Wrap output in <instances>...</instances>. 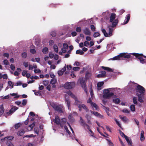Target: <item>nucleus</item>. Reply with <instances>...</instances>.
Returning <instances> with one entry per match:
<instances>
[{"mask_svg": "<svg viewBox=\"0 0 146 146\" xmlns=\"http://www.w3.org/2000/svg\"><path fill=\"white\" fill-rule=\"evenodd\" d=\"M116 15L115 13H112L110 16V21L111 23V26L108 27L109 32L108 33L104 29H102V31L104 35L106 37H109L113 35V32L114 30L113 28L115 27L118 23V21L117 19H116Z\"/></svg>", "mask_w": 146, "mask_h": 146, "instance_id": "nucleus-1", "label": "nucleus"}, {"mask_svg": "<svg viewBox=\"0 0 146 146\" xmlns=\"http://www.w3.org/2000/svg\"><path fill=\"white\" fill-rule=\"evenodd\" d=\"M144 132L143 131H141V133L140 140L141 141H143L145 139V137L144 136Z\"/></svg>", "mask_w": 146, "mask_h": 146, "instance_id": "nucleus-28", "label": "nucleus"}, {"mask_svg": "<svg viewBox=\"0 0 146 146\" xmlns=\"http://www.w3.org/2000/svg\"><path fill=\"white\" fill-rule=\"evenodd\" d=\"M13 137L12 136L10 137H5L4 139H1V141H3L5 140H11L13 139Z\"/></svg>", "mask_w": 146, "mask_h": 146, "instance_id": "nucleus-31", "label": "nucleus"}, {"mask_svg": "<svg viewBox=\"0 0 146 146\" xmlns=\"http://www.w3.org/2000/svg\"><path fill=\"white\" fill-rule=\"evenodd\" d=\"M122 111L124 113H129V111L126 109H124L122 110Z\"/></svg>", "mask_w": 146, "mask_h": 146, "instance_id": "nucleus-52", "label": "nucleus"}, {"mask_svg": "<svg viewBox=\"0 0 146 146\" xmlns=\"http://www.w3.org/2000/svg\"><path fill=\"white\" fill-rule=\"evenodd\" d=\"M75 85L74 82H68L66 83L64 86V87L67 89H71L74 88Z\"/></svg>", "mask_w": 146, "mask_h": 146, "instance_id": "nucleus-9", "label": "nucleus"}, {"mask_svg": "<svg viewBox=\"0 0 146 146\" xmlns=\"http://www.w3.org/2000/svg\"><path fill=\"white\" fill-rule=\"evenodd\" d=\"M27 103V101L26 99L23 100L22 104L23 106H25Z\"/></svg>", "mask_w": 146, "mask_h": 146, "instance_id": "nucleus-47", "label": "nucleus"}, {"mask_svg": "<svg viewBox=\"0 0 146 146\" xmlns=\"http://www.w3.org/2000/svg\"><path fill=\"white\" fill-rule=\"evenodd\" d=\"M27 73V71L24 70L22 73V75L23 76H25Z\"/></svg>", "mask_w": 146, "mask_h": 146, "instance_id": "nucleus-57", "label": "nucleus"}, {"mask_svg": "<svg viewBox=\"0 0 146 146\" xmlns=\"http://www.w3.org/2000/svg\"><path fill=\"white\" fill-rule=\"evenodd\" d=\"M131 54L138 58L141 63L142 64H146V59L143 58V57L142 56V54H139L138 53H131Z\"/></svg>", "mask_w": 146, "mask_h": 146, "instance_id": "nucleus-8", "label": "nucleus"}, {"mask_svg": "<svg viewBox=\"0 0 146 146\" xmlns=\"http://www.w3.org/2000/svg\"><path fill=\"white\" fill-rule=\"evenodd\" d=\"M90 93L91 97H94L93 92V90L91 88L90 89Z\"/></svg>", "mask_w": 146, "mask_h": 146, "instance_id": "nucleus-56", "label": "nucleus"}, {"mask_svg": "<svg viewBox=\"0 0 146 146\" xmlns=\"http://www.w3.org/2000/svg\"><path fill=\"white\" fill-rule=\"evenodd\" d=\"M66 70V68L64 66L63 68L61 70H59L58 71V74L59 76L62 75L63 74L64 72Z\"/></svg>", "mask_w": 146, "mask_h": 146, "instance_id": "nucleus-25", "label": "nucleus"}, {"mask_svg": "<svg viewBox=\"0 0 146 146\" xmlns=\"http://www.w3.org/2000/svg\"><path fill=\"white\" fill-rule=\"evenodd\" d=\"M73 70L75 71H78L80 69V68L78 67H74L73 68Z\"/></svg>", "mask_w": 146, "mask_h": 146, "instance_id": "nucleus-50", "label": "nucleus"}, {"mask_svg": "<svg viewBox=\"0 0 146 146\" xmlns=\"http://www.w3.org/2000/svg\"><path fill=\"white\" fill-rule=\"evenodd\" d=\"M52 106L56 110L59 112L61 113L63 112L61 106H57L54 103L53 104Z\"/></svg>", "mask_w": 146, "mask_h": 146, "instance_id": "nucleus-12", "label": "nucleus"}, {"mask_svg": "<svg viewBox=\"0 0 146 146\" xmlns=\"http://www.w3.org/2000/svg\"><path fill=\"white\" fill-rule=\"evenodd\" d=\"M102 68L103 69L107 70L108 72H113V70L112 69L109 67L102 66Z\"/></svg>", "mask_w": 146, "mask_h": 146, "instance_id": "nucleus-29", "label": "nucleus"}, {"mask_svg": "<svg viewBox=\"0 0 146 146\" xmlns=\"http://www.w3.org/2000/svg\"><path fill=\"white\" fill-rule=\"evenodd\" d=\"M64 96L66 103L67 104V106L68 107V109H69L70 107V102L68 100V98L67 95H66L65 94Z\"/></svg>", "mask_w": 146, "mask_h": 146, "instance_id": "nucleus-20", "label": "nucleus"}, {"mask_svg": "<svg viewBox=\"0 0 146 146\" xmlns=\"http://www.w3.org/2000/svg\"><path fill=\"white\" fill-rule=\"evenodd\" d=\"M57 82V80L55 78H52L51 79L50 81V84L53 85L52 87L53 88H55L56 87V86L55 85V84Z\"/></svg>", "mask_w": 146, "mask_h": 146, "instance_id": "nucleus-24", "label": "nucleus"}, {"mask_svg": "<svg viewBox=\"0 0 146 146\" xmlns=\"http://www.w3.org/2000/svg\"><path fill=\"white\" fill-rule=\"evenodd\" d=\"M18 109V108L15 106H13L9 111L7 112L6 114L9 115H11Z\"/></svg>", "mask_w": 146, "mask_h": 146, "instance_id": "nucleus-14", "label": "nucleus"}, {"mask_svg": "<svg viewBox=\"0 0 146 146\" xmlns=\"http://www.w3.org/2000/svg\"><path fill=\"white\" fill-rule=\"evenodd\" d=\"M25 133L23 129H21L17 132V134L18 136H21L23 135Z\"/></svg>", "mask_w": 146, "mask_h": 146, "instance_id": "nucleus-26", "label": "nucleus"}, {"mask_svg": "<svg viewBox=\"0 0 146 146\" xmlns=\"http://www.w3.org/2000/svg\"><path fill=\"white\" fill-rule=\"evenodd\" d=\"M7 144L8 146H14L13 144L10 141H7Z\"/></svg>", "mask_w": 146, "mask_h": 146, "instance_id": "nucleus-53", "label": "nucleus"}, {"mask_svg": "<svg viewBox=\"0 0 146 146\" xmlns=\"http://www.w3.org/2000/svg\"><path fill=\"white\" fill-rule=\"evenodd\" d=\"M34 72H35V73H40V70L38 68H36L35 69V70H34Z\"/></svg>", "mask_w": 146, "mask_h": 146, "instance_id": "nucleus-46", "label": "nucleus"}, {"mask_svg": "<svg viewBox=\"0 0 146 146\" xmlns=\"http://www.w3.org/2000/svg\"><path fill=\"white\" fill-rule=\"evenodd\" d=\"M54 122L57 124H60L62 127L63 125L64 124L66 125L67 123L69 125L72 133H74V132L72 129L71 127L69 124L66 121V118H63L62 119L61 121H60V119L58 117V116H56L55 119L54 120Z\"/></svg>", "mask_w": 146, "mask_h": 146, "instance_id": "nucleus-5", "label": "nucleus"}, {"mask_svg": "<svg viewBox=\"0 0 146 146\" xmlns=\"http://www.w3.org/2000/svg\"><path fill=\"white\" fill-rule=\"evenodd\" d=\"M54 59L55 60H57L58 59V56L57 54H55L54 56Z\"/></svg>", "mask_w": 146, "mask_h": 146, "instance_id": "nucleus-64", "label": "nucleus"}, {"mask_svg": "<svg viewBox=\"0 0 146 146\" xmlns=\"http://www.w3.org/2000/svg\"><path fill=\"white\" fill-rule=\"evenodd\" d=\"M42 52L44 54H46L48 52V48L46 47L42 49Z\"/></svg>", "mask_w": 146, "mask_h": 146, "instance_id": "nucleus-37", "label": "nucleus"}, {"mask_svg": "<svg viewBox=\"0 0 146 146\" xmlns=\"http://www.w3.org/2000/svg\"><path fill=\"white\" fill-rule=\"evenodd\" d=\"M8 86L10 87L11 89H12L13 88L14 84L11 81H8Z\"/></svg>", "mask_w": 146, "mask_h": 146, "instance_id": "nucleus-32", "label": "nucleus"}, {"mask_svg": "<svg viewBox=\"0 0 146 146\" xmlns=\"http://www.w3.org/2000/svg\"><path fill=\"white\" fill-rule=\"evenodd\" d=\"M86 40L84 42V46L87 47L89 46L90 47H91L94 45V41L91 40V38L90 37L87 36L86 37Z\"/></svg>", "mask_w": 146, "mask_h": 146, "instance_id": "nucleus-7", "label": "nucleus"}, {"mask_svg": "<svg viewBox=\"0 0 146 146\" xmlns=\"http://www.w3.org/2000/svg\"><path fill=\"white\" fill-rule=\"evenodd\" d=\"M76 53L77 54L82 55L84 54V52L81 50H76Z\"/></svg>", "mask_w": 146, "mask_h": 146, "instance_id": "nucleus-35", "label": "nucleus"}, {"mask_svg": "<svg viewBox=\"0 0 146 146\" xmlns=\"http://www.w3.org/2000/svg\"><path fill=\"white\" fill-rule=\"evenodd\" d=\"M130 57V54H127L125 53H120L119 55L110 59L109 60H123L124 58H129Z\"/></svg>", "mask_w": 146, "mask_h": 146, "instance_id": "nucleus-6", "label": "nucleus"}, {"mask_svg": "<svg viewBox=\"0 0 146 146\" xmlns=\"http://www.w3.org/2000/svg\"><path fill=\"white\" fill-rule=\"evenodd\" d=\"M133 102L134 104H137V98L136 97H134L133 99Z\"/></svg>", "mask_w": 146, "mask_h": 146, "instance_id": "nucleus-44", "label": "nucleus"}, {"mask_svg": "<svg viewBox=\"0 0 146 146\" xmlns=\"http://www.w3.org/2000/svg\"><path fill=\"white\" fill-rule=\"evenodd\" d=\"M2 77L3 79H7L8 76L7 74H5L2 75Z\"/></svg>", "mask_w": 146, "mask_h": 146, "instance_id": "nucleus-55", "label": "nucleus"}, {"mask_svg": "<svg viewBox=\"0 0 146 146\" xmlns=\"http://www.w3.org/2000/svg\"><path fill=\"white\" fill-rule=\"evenodd\" d=\"M125 139L126 140L128 144L131 145H132L131 141L130 138L128 137L127 136H125Z\"/></svg>", "mask_w": 146, "mask_h": 146, "instance_id": "nucleus-27", "label": "nucleus"}, {"mask_svg": "<svg viewBox=\"0 0 146 146\" xmlns=\"http://www.w3.org/2000/svg\"><path fill=\"white\" fill-rule=\"evenodd\" d=\"M72 115H77L78 114L76 113H74L72 114L70 113L68 116V118L71 122H73L74 121V119L72 117Z\"/></svg>", "mask_w": 146, "mask_h": 146, "instance_id": "nucleus-19", "label": "nucleus"}, {"mask_svg": "<svg viewBox=\"0 0 146 146\" xmlns=\"http://www.w3.org/2000/svg\"><path fill=\"white\" fill-rule=\"evenodd\" d=\"M22 56L23 58H25L27 57V54L25 52H23L22 53Z\"/></svg>", "mask_w": 146, "mask_h": 146, "instance_id": "nucleus-62", "label": "nucleus"}, {"mask_svg": "<svg viewBox=\"0 0 146 146\" xmlns=\"http://www.w3.org/2000/svg\"><path fill=\"white\" fill-rule=\"evenodd\" d=\"M37 67V66L35 64H33V66L31 65H29V70H32L33 68L35 69Z\"/></svg>", "mask_w": 146, "mask_h": 146, "instance_id": "nucleus-30", "label": "nucleus"}, {"mask_svg": "<svg viewBox=\"0 0 146 146\" xmlns=\"http://www.w3.org/2000/svg\"><path fill=\"white\" fill-rule=\"evenodd\" d=\"M130 18V15L128 14L125 17V19L124 21V22L122 24L123 25H125L127 24L129 22Z\"/></svg>", "mask_w": 146, "mask_h": 146, "instance_id": "nucleus-21", "label": "nucleus"}, {"mask_svg": "<svg viewBox=\"0 0 146 146\" xmlns=\"http://www.w3.org/2000/svg\"><path fill=\"white\" fill-rule=\"evenodd\" d=\"M93 110H95L98 111L99 108L98 105L94 102L90 104Z\"/></svg>", "mask_w": 146, "mask_h": 146, "instance_id": "nucleus-16", "label": "nucleus"}, {"mask_svg": "<svg viewBox=\"0 0 146 146\" xmlns=\"http://www.w3.org/2000/svg\"><path fill=\"white\" fill-rule=\"evenodd\" d=\"M114 120L115 121L116 123L120 127H121V125L120 122L119 121H118L116 119H115Z\"/></svg>", "mask_w": 146, "mask_h": 146, "instance_id": "nucleus-51", "label": "nucleus"}, {"mask_svg": "<svg viewBox=\"0 0 146 146\" xmlns=\"http://www.w3.org/2000/svg\"><path fill=\"white\" fill-rule=\"evenodd\" d=\"M104 82H98L97 84L98 89L100 90L102 89L101 87L104 85Z\"/></svg>", "mask_w": 146, "mask_h": 146, "instance_id": "nucleus-23", "label": "nucleus"}, {"mask_svg": "<svg viewBox=\"0 0 146 146\" xmlns=\"http://www.w3.org/2000/svg\"><path fill=\"white\" fill-rule=\"evenodd\" d=\"M50 35L51 36H52V37H54L56 35V33L55 31H54L52 32L51 33Z\"/></svg>", "mask_w": 146, "mask_h": 146, "instance_id": "nucleus-49", "label": "nucleus"}, {"mask_svg": "<svg viewBox=\"0 0 146 146\" xmlns=\"http://www.w3.org/2000/svg\"><path fill=\"white\" fill-rule=\"evenodd\" d=\"M23 65L25 68L29 66V63L28 62H25L23 63Z\"/></svg>", "mask_w": 146, "mask_h": 146, "instance_id": "nucleus-48", "label": "nucleus"}, {"mask_svg": "<svg viewBox=\"0 0 146 146\" xmlns=\"http://www.w3.org/2000/svg\"><path fill=\"white\" fill-rule=\"evenodd\" d=\"M68 45L65 43L63 44V47L61 48L62 51H60L59 52V54L60 55H62V53H65L66 52V50L68 49Z\"/></svg>", "mask_w": 146, "mask_h": 146, "instance_id": "nucleus-11", "label": "nucleus"}, {"mask_svg": "<svg viewBox=\"0 0 146 146\" xmlns=\"http://www.w3.org/2000/svg\"><path fill=\"white\" fill-rule=\"evenodd\" d=\"M90 111L96 117L100 118H102V116L97 112L93 111L91 110Z\"/></svg>", "mask_w": 146, "mask_h": 146, "instance_id": "nucleus-22", "label": "nucleus"}, {"mask_svg": "<svg viewBox=\"0 0 146 146\" xmlns=\"http://www.w3.org/2000/svg\"><path fill=\"white\" fill-rule=\"evenodd\" d=\"M36 136V135H33V134H30V135H25L23 137H27V138H32V137H35Z\"/></svg>", "mask_w": 146, "mask_h": 146, "instance_id": "nucleus-34", "label": "nucleus"}, {"mask_svg": "<svg viewBox=\"0 0 146 146\" xmlns=\"http://www.w3.org/2000/svg\"><path fill=\"white\" fill-rule=\"evenodd\" d=\"M113 101L116 104H118L120 102V100L119 99L117 98L113 99Z\"/></svg>", "mask_w": 146, "mask_h": 146, "instance_id": "nucleus-36", "label": "nucleus"}, {"mask_svg": "<svg viewBox=\"0 0 146 146\" xmlns=\"http://www.w3.org/2000/svg\"><path fill=\"white\" fill-rule=\"evenodd\" d=\"M10 95L12 96H14V98H18L19 97V95H17V93H13L12 94L10 93Z\"/></svg>", "mask_w": 146, "mask_h": 146, "instance_id": "nucleus-39", "label": "nucleus"}, {"mask_svg": "<svg viewBox=\"0 0 146 146\" xmlns=\"http://www.w3.org/2000/svg\"><path fill=\"white\" fill-rule=\"evenodd\" d=\"M53 48L54 51L55 52L57 53L58 52V49L57 46L55 44L53 46Z\"/></svg>", "mask_w": 146, "mask_h": 146, "instance_id": "nucleus-40", "label": "nucleus"}, {"mask_svg": "<svg viewBox=\"0 0 146 146\" xmlns=\"http://www.w3.org/2000/svg\"><path fill=\"white\" fill-rule=\"evenodd\" d=\"M48 80H45L43 81V84L44 85L47 86L48 84Z\"/></svg>", "mask_w": 146, "mask_h": 146, "instance_id": "nucleus-63", "label": "nucleus"}, {"mask_svg": "<svg viewBox=\"0 0 146 146\" xmlns=\"http://www.w3.org/2000/svg\"><path fill=\"white\" fill-rule=\"evenodd\" d=\"M90 28L92 31H96V28L95 26L93 25H92L90 26Z\"/></svg>", "mask_w": 146, "mask_h": 146, "instance_id": "nucleus-45", "label": "nucleus"}, {"mask_svg": "<svg viewBox=\"0 0 146 146\" xmlns=\"http://www.w3.org/2000/svg\"><path fill=\"white\" fill-rule=\"evenodd\" d=\"M67 94L73 98L75 99V102L74 104L75 105H78V108H79V110L80 111H81V108H83L84 109L86 112H89L90 111L87 108L86 106L84 104H81V102L80 101H79L77 99L76 96L70 91H69L68 92Z\"/></svg>", "mask_w": 146, "mask_h": 146, "instance_id": "nucleus-3", "label": "nucleus"}, {"mask_svg": "<svg viewBox=\"0 0 146 146\" xmlns=\"http://www.w3.org/2000/svg\"><path fill=\"white\" fill-rule=\"evenodd\" d=\"M100 73L104 77L105 76L106 73L105 71H101Z\"/></svg>", "mask_w": 146, "mask_h": 146, "instance_id": "nucleus-59", "label": "nucleus"}, {"mask_svg": "<svg viewBox=\"0 0 146 146\" xmlns=\"http://www.w3.org/2000/svg\"><path fill=\"white\" fill-rule=\"evenodd\" d=\"M80 122L81 123V125L84 127L88 129L91 132V130L90 129L89 126L82 119V118L80 117Z\"/></svg>", "mask_w": 146, "mask_h": 146, "instance_id": "nucleus-13", "label": "nucleus"}, {"mask_svg": "<svg viewBox=\"0 0 146 146\" xmlns=\"http://www.w3.org/2000/svg\"><path fill=\"white\" fill-rule=\"evenodd\" d=\"M35 125V122H34L30 125L28 127H26V131H31L33 128L34 126Z\"/></svg>", "mask_w": 146, "mask_h": 146, "instance_id": "nucleus-17", "label": "nucleus"}, {"mask_svg": "<svg viewBox=\"0 0 146 146\" xmlns=\"http://www.w3.org/2000/svg\"><path fill=\"white\" fill-rule=\"evenodd\" d=\"M132 84L134 87H136L135 88V93L136 96L138 97V100L140 103L144 102L145 89L142 86L132 82Z\"/></svg>", "mask_w": 146, "mask_h": 146, "instance_id": "nucleus-2", "label": "nucleus"}, {"mask_svg": "<svg viewBox=\"0 0 146 146\" xmlns=\"http://www.w3.org/2000/svg\"><path fill=\"white\" fill-rule=\"evenodd\" d=\"M119 117L124 122L127 123L129 121V119L125 116L119 115Z\"/></svg>", "mask_w": 146, "mask_h": 146, "instance_id": "nucleus-18", "label": "nucleus"}, {"mask_svg": "<svg viewBox=\"0 0 146 146\" xmlns=\"http://www.w3.org/2000/svg\"><path fill=\"white\" fill-rule=\"evenodd\" d=\"M79 80L82 87L84 89L86 93L87 94L88 93L87 89V88L86 87L85 82L84 80H83V78H80L79 79Z\"/></svg>", "mask_w": 146, "mask_h": 146, "instance_id": "nucleus-10", "label": "nucleus"}, {"mask_svg": "<svg viewBox=\"0 0 146 146\" xmlns=\"http://www.w3.org/2000/svg\"><path fill=\"white\" fill-rule=\"evenodd\" d=\"M100 35V34L98 32H95L93 34V36L94 37H97Z\"/></svg>", "mask_w": 146, "mask_h": 146, "instance_id": "nucleus-43", "label": "nucleus"}, {"mask_svg": "<svg viewBox=\"0 0 146 146\" xmlns=\"http://www.w3.org/2000/svg\"><path fill=\"white\" fill-rule=\"evenodd\" d=\"M54 54L52 52H50L49 54V56L51 58L54 57Z\"/></svg>", "mask_w": 146, "mask_h": 146, "instance_id": "nucleus-61", "label": "nucleus"}, {"mask_svg": "<svg viewBox=\"0 0 146 146\" xmlns=\"http://www.w3.org/2000/svg\"><path fill=\"white\" fill-rule=\"evenodd\" d=\"M3 63L4 64L8 65L9 64V63L7 60H5L3 61Z\"/></svg>", "mask_w": 146, "mask_h": 146, "instance_id": "nucleus-60", "label": "nucleus"}, {"mask_svg": "<svg viewBox=\"0 0 146 146\" xmlns=\"http://www.w3.org/2000/svg\"><path fill=\"white\" fill-rule=\"evenodd\" d=\"M84 33L86 35L90 36L91 34V32L88 28H86L83 30Z\"/></svg>", "mask_w": 146, "mask_h": 146, "instance_id": "nucleus-15", "label": "nucleus"}, {"mask_svg": "<svg viewBox=\"0 0 146 146\" xmlns=\"http://www.w3.org/2000/svg\"><path fill=\"white\" fill-rule=\"evenodd\" d=\"M116 90V88H111L104 89V90L103 97L104 98H109L113 95V93Z\"/></svg>", "mask_w": 146, "mask_h": 146, "instance_id": "nucleus-4", "label": "nucleus"}, {"mask_svg": "<svg viewBox=\"0 0 146 146\" xmlns=\"http://www.w3.org/2000/svg\"><path fill=\"white\" fill-rule=\"evenodd\" d=\"M4 112V109L2 105L0 106V116L2 115Z\"/></svg>", "mask_w": 146, "mask_h": 146, "instance_id": "nucleus-33", "label": "nucleus"}, {"mask_svg": "<svg viewBox=\"0 0 146 146\" xmlns=\"http://www.w3.org/2000/svg\"><path fill=\"white\" fill-rule=\"evenodd\" d=\"M22 125V123H17V124H16L15 125V128L17 129L19 127Z\"/></svg>", "mask_w": 146, "mask_h": 146, "instance_id": "nucleus-38", "label": "nucleus"}, {"mask_svg": "<svg viewBox=\"0 0 146 146\" xmlns=\"http://www.w3.org/2000/svg\"><path fill=\"white\" fill-rule=\"evenodd\" d=\"M103 107H104L103 109H104L106 112H107L109 111V109L108 108L104 106H103Z\"/></svg>", "mask_w": 146, "mask_h": 146, "instance_id": "nucleus-58", "label": "nucleus"}, {"mask_svg": "<svg viewBox=\"0 0 146 146\" xmlns=\"http://www.w3.org/2000/svg\"><path fill=\"white\" fill-rule=\"evenodd\" d=\"M80 65V63L78 62H76L74 64V65L76 66H79Z\"/></svg>", "mask_w": 146, "mask_h": 146, "instance_id": "nucleus-54", "label": "nucleus"}, {"mask_svg": "<svg viewBox=\"0 0 146 146\" xmlns=\"http://www.w3.org/2000/svg\"><path fill=\"white\" fill-rule=\"evenodd\" d=\"M131 110L133 112H134L135 110V106L134 105H132L130 107Z\"/></svg>", "mask_w": 146, "mask_h": 146, "instance_id": "nucleus-41", "label": "nucleus"}, {"mask_svg": "<svg viewBox=\"0 0 146 146\" xmlns=\"http://www.w3.org/2000/svg\"><path fill=\"white\" fill-rule=\"evenodd\" d=\"M34 131L35 133L38 135L39 133V130L38 127H35L34 128Z\"/></svg>", "mask_w": 146, "mask_h": 146, "instance_id": "nucleus-42", "label": "nucleus"}]
</instances>
